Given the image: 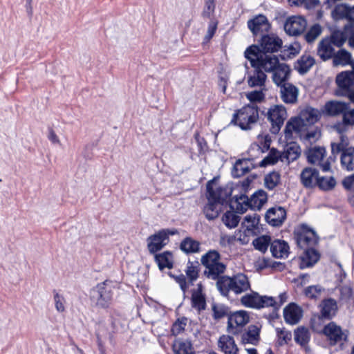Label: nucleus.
<instances>
[{
	"label": "nucleus",
	"mask_w": 354,
	"mask_h": 354,
	"mask_svg": "<svg viewBox=\"0 0 354 354\" xmlns=\"http://www.w3.org/2000/svg\"><path fill=\"white\" fill-rule=\"evenodd\" d=\"M244 54L252 68L261 69L265 73H272V81L276 85H281L288 80L290 68L286 64L281 63L276 55L262 53L259 46L254 45L249 46Z\"/></svg>",
	"instance_id": "f257e3e1"
},
{
	"label": "nucleus",
	"mask_w": 354,
	"mask_h": 354,
	"mask_svg": "<svg viewBox=\"0 0 354 354\" xmlns=\"http://www.w3.org/2000/svg\"><path fill=\"white\" fill-rule=\"evenodd\" d=\"M216 287L223 296H227L230 292L241 295L250 289L251 285L248 277L239 273L232 277L223 276L218 278Z\"/></svg>",
	"instance_id": "f03ea898"
},
{
	"label": "nucleus",
	"mask_w": 354,
	"mask_h": 354,
	"mask_svg": "<svg viewBox=\"0 0 354 354\" xmlns=\"http://www.w3.org/2000/svg\"><path fill=\"white\" fill-rule=\"evenodd\" d=\"M259 120L257 106L247 105L233 114L230 123L239 127L242 130H250Z\"/></svg>",
	"instance_id": "7ed1b4c3"
},
{
	"label": "nucleus",
	"mask_w": 354,
	"mask_h": 354,
	"mask_svg": "<svg viewBox=\"0 0 354 354\" xmlns=\"http://www.w3.org/2000/svg\"><path fill=\"white\" fill-rule=\"evenodd\" d=\"M113 286L111 281H105L98 283L90 292L92 303L100 308H106L111 302Z\"/></svg>",
	"instance_id": "20e7f679"
},
{
	"label": "nucleus",
	"mask_w": 354,
	"mask_h": 354,
	"mask_svg": "<svg viewBox=\"0 0 354 354\" xmlns=\"http://www.w3.org/2000/svg\"><path fill=\"white\" fill-rule=\"evenodd\" d=\"M201 263L205 267V274L212 279L223 273L225 266L220 261V255L216 251H209L201 258Z\"/></svg>",
	"instance_id": "39448f33"
},
{
	"label": "nucleus",
	"mask_w": 354,
	"mask_h": 354,
	"mask_svg": "<svg viewBox=\"0 0 354 354\" xmlns=\"http://www.w3.org/2000/svg\"><path fill=\"white\" fill-rule=\"evenodd\" d=\"M294 239L297 245L301 249L311 248L319 242V237L316 232L304 223L295 229Z\"/></svg>",
	"instance_id": "423d86ee"
},
{
	"label": "nucleus",
	"mask_w": 354,
	"mask_h": 354,
	"mask_svg": "<svg viewBox=\"0 0 354 354\" xmlns=\"http://www.w3.org/2000/svg\"><path fill=\"white\" fill-rule=\"evenodd\" d=\"M266 116L271 124V131L277 133L287 118V111L283 105H272L267 111Z\"/></svg>",
	"instance_id": "0eeeda50"
},
{
	"label": "nucleus",
	"mask_w": 354,
	"mask_h": 354,
	"mask_svg": "<svg viewBox=\"0 0 354 354\" xmlns=\"http://www.w3.org/2000/svg\"><path fill=\"white\" fill-rule=\"evenodd\" d=\"M241 304L247 308H262L271 306L274 303L270 296H261L257 292H251L241 297Z\"/></svg>",
	"instance_id": "6e6552de"
},
{
	"label": "nucleus",
	"mask_w": 354,
	"mask_h": 354,
	"mask_svg": "<svg viewBox=\"0 0 354 354\" xmlns=\"http://www.w3.org/2000/svg\"><path fill=\"white\" fill-rule=\"evenodd\" d=\"M176 233L175 230L164 229L148 237L147 248L150 253L154 254L163 248L169 241V236Z\"/></svg>",
	"instance_id": "1a4fd4ad"
},
{
	"label": "nucleus",
	"mask_w": 354,
	"mask_h": 354,
	"mask_svg": "<svg viewBox=\"0 0 354 354\" xmlns=\"http://www.w3.org/2000/svg\"><path fill=\"white\" fill-rule=\"evenodd\" d=\"M307 27V21L301 15H292L286 18L283 24L285 32L289 36L301 35Z\"/></svg>",
	"instance_id": "9d476101"
},
{
	"label": "nucleus",
	"mask_w": 354,
	"mask_h": 354,
	"mask_svg": "<svg viewBox=\"0 0 354 354\" xmlns=\"http://www.w3.org/2000/svg\"><path fill=\"white\" fill-rule=\"evenodd\" d=\"M207 190L208 201L215 202L221 205L232 194V189L230 187H218L214 181L207 183Z\"/></svg>",
	"instance_id": "9b49d317"
},
{
	"label": "nucleus",
	"mask_w": 354,
	"mask_h": 354,
	"mask_svg": "<svg viewBox=\"0 0 354 354\" xmlns=\"http://www.w3.org/2000/svg\"><path fill=\"white\" fill-rule=\"evenodd\" d=\"M261 230L259 223H241L239 230L235 232L234 239L241 244L245 245L252 237L260 234Z\"/></svg>",
	"instance_id": "f8f14e48"
},
{
	"label": "nucleus",
	"mask_w": 354,
	"mask_h": 354,
	"mask_svg": "<svg viewBox=\"0 0 354 354\" xmlns=\"http://www.w3.org/2000/svg\"><path fill=\"white\" fill-rule=\"evenodd\" d=\"M326 149L324 147H315L306 152L308 161L314 165H319L323 171H328L330 169V162L325 160Z\"/></svg>",
	"instance_id": "ddd939ff"
},
{
	"label": "nucleus",
	"mask_w": 354,
	"mask_h": 354,
	"mask_svg": "<svg viewBox=\"0 0 354 354\" xmlns=\"http://www.w3.org/2000/svg\"><path fill=\"white\" fill-rule=\"evenodd\" d=\"M249 322L248 312L243 310L234 312L228 316L227 330L232 333H237Z\"/></svg>",
	"instance_id": "4468645a"
},
{
	"label": "nucleus",
	"mask_w": 354,
	"mask_h": 354,
	"mask_svg": "<svg viewBox=\"0 0 354 354\" xmlns=\"http://www.w3.org/2000/svg\"><path fill=\"white\" fill-rule=\"evenodd\" d=\"M323 333L327 337L330 344H335L346 339L347 334L335 322H330L323 329Z\"/></svg>",
	"instance_id": "2eb2a0df"
},
{
	"label": "nucleus",
	"mask_w": 354,
	"mask_h": 354,
	"mask_svg": "<svg viewBox=\"0 0 354 354\" xmlns=\"http://www.w3.org/2000/svg\"><path fill=\"white\" fill-rule=\"evenodd\" d=\"M282 39L274 34L263 35L260 41L259 50L262 53L277 52L282 47Z\"/></svg>",
	"instance_id": "dca6fc26"
},
{
	"label": "nucleus",
	"mask_w": 354,
	"mask_h": 354,
	"mask_svg": "<svg viewBox=\"0 0 354 354\" xmlns=\"http://www.w3.org/2000/svg\"><path fill=\"white\" fill-rule=\"evenodd\" d=\"M186 274L189 278V281H186V278L183 274H180L178 276H174L169 274V275L174 278L176 281L179 284L180 289L185 293L187 290L189 284L192 283V282L198 278V272L196 266H194L192 263H189L186 270Z\"/></svg>",
	"instance_id": "f3484780"
},
{
	"label": "nucleus",
	"mask_w": 354,
	"mask_h": 354,
	"mask_svg": "<svg viewBox=\"0 0 354 354\" xmlns=\"http://www.w3.org/2000/svg\"><path fill=\"white\" fill-rule=\"evenodd\" d=\"M248 27L254 35L267 32L270 28V24L266 16L259 15L248 20Z\"/></svg>",
	"instance_id": "a211bd4d"
},
{
	"label": "nucleus",
	"mask_w": 354,
	"mask_h": 354,
	"mask_svg": "<svg viewBox=\"0 0 354 354\" xmlns=\"http://www.w3.org/2000/svg\"><path fill=\"white\" fill-rule=\"evenodd\" d=\"M285 322L290 325L297 324L303 317L302 308L295 303H290L283 309Z\"/></svg>",
	"instance_id": "6ab92c4d"
},
{
	"label": "nucleus",
	"mask_w": 354,
	"mask_h": 354,
	"mask_svg": "<svg viewBox=\"0 0 354 354\" xmlns=\"http://www.w3.org/2000/svg\"><path fill=\"white\" fill-rule=\"evenodd\" d=\"M308 125L298 115L291 118L286 123L285 128L286 138L290 139L293 132L296 133H301L306 131Z\"/></svg>",
	"instance_id": "aec40b11"
},
{
	"label": "nucleus",
	"mask_w": 354,
	"mask_h": 354,
	"mask_svg": "<svg viewBox=\"0 0 354 354\" xmlns=\"http://www.w3.org/2000/svg\"><path fill=\"white\" fill-rule=\"evenodd\" d=\"M271 140L268 134H259L255 142L251 145L249 149L250 156H256L268 151L270 148Z\"/></svg>",
	"instance_id": "412c9836"
},
{
	"label": "nucleus",
	"mask_w": 354,
	"mask_h": 354,
	"mask_svg": "<svg viewBox=\"0 0 354 354\" xmlns=\"http://www.w3.org/2000/svg\"><path fill=\"white\" fill-rule=\"evenodd\" d=\"M218 348L224 354H239V348L233 337L229 335H221L217 343Z\"/></svg>",
	"instance_id": "4be33fe9"
},
{
	"label": "nucleus",
	"mask_w": 354,
	"mask_h": 354,
	"mask_svg": "<svg viewBox=\"0 0 354 354\" xmlns=\"http://www.w3.org/2000/svg\"><path fill=\"white\" fill-rule=\"evenodd\" d=\"M278 86H281V98L283 102L293 104L297 102L299 90L295 86L290 83H285V82Z\"/></svg>",
	"instance_id": "5701e85b"
},
{
	"label": "nucleus",
	"mask_w": 354,
	"mask_h": 354,
	"mask_svg": "<svg viewBox=\"0 0 354 354\" xmlns=\"http://www.w3.org/2000/svg\"><path fill=\"white\" fill-rule=\"evenodd\" d=\"M192 306L198 311L205 310L206 308L205 295L203 292V286L201 283L192 292Z\"/></svg>",
	"instance_id": "b1692460"
},
{
	"label": "nucleus",
	"mask_w": 354,
	"mask_h": 354,
	"mask_svg": "<svg viewBox=\"0 0 354 354\" xmlns=\"http://www.w3.org/2000/svg\"><path fill=\"white\" fill-rule=\"evenodd\" d=\"M319 172L317 169L311 167H306L300 174V179L302 185L306 188L315 187L317 183Z\"/></svg>",
	"instance_id": "393cba45"
},
{
	"label": "nucleus",
	"mask_w": 354,
	"mask_h": 354,
	"mask_svg": "<svg viewBox=\"0 0 354 354\" xmlns=\"http://www.w3.org/2000/svg\"><path fill=\"white\" fill-rule=\"evenodd\" d=\"M353 26L354 23L351 24L350 26H345L344 31H335L331 35L330 37L328 39L331 41V43L334 46L340 47L345 43L347 39L349 41Z\"/></svg>",
	"instance_id": "a878e982"
},
{
	"label": "nucleus",
	"mask_w": 354,
	"mask_h": 354,
	"mask_svg": "<svg viewBox=\"0 0 354 354\" xmlns=\"http://www.w3.org/2000/svg\"><path fill=\"white\" fill-rule=\"evenodd\" d=\"M315 64V58L308 53H304L295 63L294 68L299 74H305Z\"/></svg>",
	"instance_id": "bb28decb"
},
{
	"label": "nucleus",
	"mask_w": 354,
	"mask_h": 354,
	"mask_svg": "<svg viewBox=\"0 0 354 354\" xmlns=\"http://www.w3.org/2000/svg\"><path fill=\"white\" fill-rule=\"evenodd\" d=\"M331 41L328 38L323 39L318 44L317 55L323 61L333 58L335 54V48Z\"/></svg>",
	"instance_id": "cd10ccee"
},
{
	"label": "nucleus",
	"mask_w": 354,
	"mask_h": 354,
	"mask_svg": "<svg viewBox=\"0 0 354 354\" xmlns=\"http://www.w3.org/2000/svg\"><path fill=\"white\" fill-rule=\"evenodd\" d=\"M319 257L320 254L318 251L313 248H307L300 258V268L304 269L313 266L319 261Z\"/></svg>",
	"instance_id": "c85d7f7f"
},
{
	"label": "nucleus",
	"mask_w": 354,
	"mask_h": 354,
	"mask_svg": "<svg viewBox=\"0 0 354 354\" xmlns=\"http://www.w3.org/2000/svg\"><path fill=\"white\" fill-rule=\"evenodd\" d=\"M267 80L266 74L257 68L250 72L248 76V84L250 87H261L265 85Z\"/></svg>",
	"instance_id": "c756f323"
},
{
	"label": "nucleus",
	"mask_w": 354,
	"mask_h": 354,
	"mask_svg": "<svg viewBox=\"0 0 354 354\" xmlns=\"http://www.w3.org/2000/svg\"><path fill=\"white\" fill-rule=\"evenodd\" d=\"M337 86L343 89L346 93L351 90V86L354 83V71H345L339 73L336 77Z\"/></svg>",
	"instance_id": "7c9ffc66"
},
{
	"label": "nucleus",
	"mask_w": 354,
	"mask_h": 354,
	"mask_svg": "<svg viewBox=\"0 0 354 354\" xmlns=\"http://www.w3.org/2000/svg\"><path fill=\"white\" fill-rule=\"evenodd\" d=\"M348 104V103L340 101H329L325 104L323 112L330 116L342 115L347 109Z\"/></svg>",
	"instance_id": "2f4dec72"
},
{
	"label": "nucleus",
	"mask_w": 354,
	"mask_h": 354,
	"mask_svg": "<svg viewBox=\"0 0 354 354\" xmlns=\"http://www.w3.org/2000/svg\"><path fill=\"white\" fill-rule=\"evenodd\" d=\"M321 112L316 109L308 106L302 109L299 116L306 122L308 126L316 123L321 118Z\"/></svg>",
	"instance_id": "473e14b6"
},
{
	"label": "nucleus",
	"mask_w": 354,
	"mask_h": 354,
	"mask_svg": "<svg viewBox=\"0 0 354 354\" xmlns=\"http://www.w3.org/2000/svg\"><path fill=\"white\" fill-rule=\"evenodd\" d=\"M272 255L276 258H286L289 253V246L284 241H274L270 247Z\"/></svg>",
	"instance_id": "72a5a7b5"
},
{
	"label": "nucleus",
	"mask_w": 354,
	"mask_h": 354,
	"mask_svg": "<svg viewBox=\"0 0 354 354\" xmlns=\"http://www.w3.org/2000/svg\"><path fill=\"white\" fill-rule=\"evenodd\" d=\"M320 306L322 317L328 319L334 317L337 310V302L333 299L324 300Z\"/></svg>",
	"instance_id": "f704fd0d"
},
{
	"label": "nucleus",
	"mask_w": 354,
	"mask_h": 354,
	"mask_svg": "<svg viewBox=\"0 0 354 354\" xmlns=\"http://www.w3.org/2000/svg\"><path fill=\"white\" fill-rule=\"evenodd\" d=\"M267 194L263 190H258L248 198L250 208L254 210L260 209L267 201Z\"/></svg>",
	"instance_id": "c9c22d12"
},
{
	"label": "nucleus",
	"mask_w": 354,
	"mask_h": 354,
	"mask_svg": "<svg viewBox=\"0 0 354 354\" xmlns=\"http://www.w3.org/2000/svg\"><path fill=\"white\" fill-rule=\"evenodd\" d=\"M301 150L299 145L296 142H290L286 145V149L282 153L283 161L288 162L296 160L301 155Z\"/></svg>",
	"instance_id": "e433bc0d"
},
{
	"label": "nucleus",
	"mask_w": 354,
	"mask_h": 354,
	"mask_svg": "<svg viewBox=\"0 0 354 354\" xmlns=\"http://www.w3.org/2000/svg\"><path fill=\"white\" fill-rule=\"evenodd\" d=\"M286 218V211L281 206L268 209L265 214L266 221H283Z\"/></svg>",
	"instance_id": "4c0bfd02"
},
{
	"label": "nucleus",
	"mask_w": 354,
	"mask_h": 354,
	"mask_svg": "<svg viewBox=\"0 0 354 354\" xmlns=\"http://www.w3.org/2000/svg\"><path fill=\"white\" fill-rule=\"evenodd\" d=\"M346 126H354V109H350L349 104L346 111L342 113V124H338L336 126V129L342 134L345 131Z\"/></svg>",
	"instance_id": "58836bf2"
},
{
	"label": "nucleus",
	"mask_w": 354,
	"mask_h": 354,
	"mask_svg": "<svg viewBox=\"0 0 354 354\" xmlns=\"http://www.w3.org/2000/svg\"><path fill=\"white\" fill-rule=\"evenodd\" d=\"M336 184V180L333 175H319L316 187L322 191L328 192L333 190Z\"/></svg>",
	"instance_id": "ea45409f"
},
{
	"label": "nucleus",
	"mask_w": 354,
	"mask_h": 354,
	"mask_svg": "<svg viewBox=\"0 0 354 354\" xmlns=\"http://www.w3.org/2000/svg\"><path fill=\"white\" fill-rule=\"evenodd\" d=\"M172 348L175 354H194L192 344L188 340H175L172 344Z\"/></svg>",
	"instance_id": "a19ab883"
},
{
	"label": "nucleus",
	"mask_w": 354,
	"mask_h": 354,
	"mask_svg": "<svg viewBox=\"0 0 354 354\" xmlns=\"http://www.w3.org/2000/svg\"><path fill=\"white\" fill-rule=\"evenodd\" d=\"M155 260L160 270L164 268L171 269L174 264L173 255L169 252H164L162 253L156 254Z\"/></svg>",
	"instance_id": "79ce46f5"
},
{
	"label": "nucleus",
	"mask_w": 354,
	"mask_h": 354,
	"mask_svg": "<svg viewBox=\"0 0 354 354\" xmlns=\"http://www.w3.org/2000/svg\"><path fill=\"white\" fill-rule=\"evenodd\" d=\"M341 165L342 168L347 171H353L354 169V147L346 149L341 154Z\"/></svg>",
	"instance_id": "37998d69"
},
{
	"label": "nucleus",
	"mask_w": 354,
	"mask_h": 354,
	"mask_svg": "<svg viewBox=\"0 0 354 354\" xmlns=\"http://www.w3.org/2000/svg\"><path fill=\"white\" fill-rule=\"evenodd\" d=\"M333 63L334 66H346L348 64L353 66V64L351 61V55L344 49H341L336 53H335L333 57Z\"/></svg>",
	"instance_id": "c03bdc74"
},
{
	"label": "nucleus",
	"mask_w": 354,
	"mask_h": 354,
	"mask_svg": "<svg viewBox=\"0 0 354 354\" xmlns=\"http://www.w3.org/2000/svg\"><path fill=\"white\" fill-rule=\"evenodd\" d=\"M294 339L300 346L306 347L310 339L308 329L305 327H298L295 330Z\"/></svg>",
	"instance_id": "a18cd8bd"
},
{
	"label": "nucleus",
	"mask_w": 354,
	"mask_h": 354,
	"mask_svg": "<svg viewBox=\"0 0 354 354\" xmlns=\"http://www.w3.org/2000/svg\"><path fill=\"white\" fill-rule=\"evenodd\" d=\"M301 50V46L299 42L285 45L281 50V57L283 59H292L297 55Z\"/></svg>",
	"instance_id": "49530a36"
},
{
	"label": "nucleus",
	"mask_w": 354,
	"mask_h": 354,
	"mask_svg": "<svg viewBox=\"0 0 354 354\" xmlns=\"http://www.w3.org/2000/svg\"><path fill=\"white\" fill-rule=\"evenodd\" d=\"M282 153L276 150L271 149L268 154L261 161L259 165L261 167H266L267 165H272L277 163L279 160L283 161Z\"/></svg>",
	"instance_id": "de8ad7c7"
},
{
	"label": "nucleus",
	"mask_w": 354,
	"mask_h": 354,
	"mask_svg": "<svg viewBox=\"0 0 354 354\" xmlns=\"http://www.w3.org/2000/svg\"><path fill=\"white\" fill-rule=\"evenodd\" d=\"M281 181V175L278 171H271L267 174L264 177L265 187L270 189H274Z\"/></svg>",
	"instance_id": "09e8293b"
},
{
	"label": "nucleus",
	"mask_w": 354,
	"mask_h": 354,
	"mask_svg": "<svg viewBox=\"0 0 354 354\" xmlns=\"http://www.w3.org/2000/svg\"><path fill=\"white\" fill-rule=\"evenodd\" d=\"M232 209H235L236 213L243 214L250 208L248 198L245 195H241L236 198L230 205Z\"/></svg>",
	"instance_id": "8fccbe9b"
},
{
	"label": "nucleus",
	"mask_w": 354,
	"mask_h": 354,
	"mask_svg": "<svg viewBox=\"0 0 354 354\" xmlns=\"http://www.w3.org/2000/svg\"><path fill=\"white\" fill-rule=\"evenodd\" d=\"M249 165L250 161L248 160H236L234 165L233 175L239 177L248 173L250 169Z\"/></svg>",
	"instance_id": "3c124183"
},
{
	"label": "nucleus",
	"mask_w": 354,
	"mask_h": 354,
	"mask_svg": "<svg viewBox=\"0 0 354 354\" xmlns=\"http://www.w3.org/2000/svg\"><path fill=\"white\" fill-rule=\"evenodd\" d=\"M349 142L346 136L344 135L340 136V140L338 142L331 143V151L333 154L335 155L339 153H343L351 147L348 146Z\"/></svg>",
	"instance_id": "603ef678"
},
{
	"label": "nucleus",
	"mask_w": 354,
	"mask_h": 354,
	"mask_svg": "<svg viewBox=\"0 0 354 354\" xmlns=\"http://www.w3.org/2000/svg\"><path fill=\"white\" fill-rule=\"evenodd\" d=\"M221 205L215 202L209 201L204 208V213L208 220L215 219L221 210Z\"/></svg>",
	"instance_id": "864d4df0"
},
{
	"label": "nucleus",
	"mask_w": 354,
	"mask_h": 354,
	"mask_svg": "<svg viewBox=\"0 0 354 354\" xmlns=\"http://www.w3.org/2000/svg\"><path fill=\"white\" fill-rule=\"evenodd\" d=\"M180 248L187 253L196 252L199 249V243L190 238H187L181 243Z\"/></svg>",
	"instance_id": "5fc2aeb1"
},
{
	"label": "nucleus",
	"mask_w": 354,
	"mask_h": 354,
	"mask_svg": "<svg viewBox=\"0 0 354 354\" xmlns=\"http://www.w3.org/2000/svg\"><path fill=\"white\" fill-rule=\"evenodd\" d=\"M259 336V327L254 325H252L249 326L248 332L244 335L243 339L251 344H254L258 341Z\"/></svg>",
	"instance_id": "6e6d98bb"
},
{
	"label": "nucleus",
	"mask_w": 354,
	"mask_h": 354,
	"mask_svg": "<svg viewBox=\"0 0 354 354\" xmlns=\"http://www.w3.org/2000/svg\"><path fill=\"white\" fill-rule=\"evenodd\" d=\"M322 29L320 25L315 24L310 28L305 35V39L307 42H313L322 33Z\"/></svg>",
	"instance_id": "4d7b16f0"
},
{
	"label": "nucleus",
	"mask_w": 354,
	"mask_h": 354,
	"mask_svg": "<svg viewBox=\"0 0 354 354\" xmlns=\"http://www.w3.org/2000/svg\"><path fill=\"white\" fill-rule=\"evenodd\" d=\"M187 318L185 317L178 318L172 326V334L176 336L183 333L185 329V327L187 326Z\"/></svg>",
	"instance_id": "13d9d810"
},
{
	"label": "nucleus",
	"mask_w": 354,
	"mask_h": 354,
	"mask_svg": "<svg viewBox=\"0 0 354 354\" xmlns=\"http://www.w3.org/2000/svg\"><path fill=\"white\" fill-rule=\"evenodd\" d=\"M349 6L346 4H337L332 11V17L334 19L338 20L347 18V12Z\"/></svg>",
	"instance_id": "bf43d9fd"
},
{
	"label": "nucleus",
	"mask_w": 354,
	"mask_h": 354,
	"mask_svg": "<svg viewBox=\"0 0 354 354\" xmlns=\"http://www.w3.org/2000/svg\"><path fill=\"white\" fill-rule=\"evenodd\" d=\"M270 241V239L269 236H261L255 239L252 243L255 249L261 252H265L268 248Z\"/></svg>",
	"instance_id": "052dcab7"
},
{
	"label": "nucleus",
	"mask_w": 354,
	"mask_h": 354,
	"mask_svg": "<svg viewBox=\"0 0 354 354\" xmlns=\"http://www.w3.org/2000/svg\"><path fill=\"white\" fill-rule=\"evenodd\" d=\"M218 27V21L216 19H212L207 26L206 34L203 38V44L208 43L214 37Z\"/></svg>",
	"instance_id": "680f3d73"
},
{
	"label": "nucleus",
	"mask_w": 354,
	"mask_h": 354,
	"mask_svg": "<svg viewBox=\"0 0 354 354\" xmlns=\"http://www.w3.org/2000/svg\"><path fill=\"white\" fill-rule=\"evenodd\" d=\"M278 344L280 346L288 344L292 339V334L290 331L284 329H277Z\"/></svg>",
	"instance_id": "e2e57ef3"
},
{
	"label": "nucleus",
	"mask_w": 354,
	"mask_h": 354,
	"mask_svg": "<svg viewBox=\"0 0 354 354\" xmlns=\"http://www.w3.org/2000/svg\"><path fill=\"white\" fill-rule=\"evenodd\" d=\"M322 291V288L319 286H310L306 288L305 295L309 298H317Z\"/></svg>",
	"instance_id": "0e129e2a"
},
{
	"label": "nucleus",
	"mask_w": 354,
	"mask_h": 354,
	"mask_svg": "<svg viewBox=\"0 0 354 354\" xmlns=\"http://www.w3.org/2000/svg\"><path fill=\"white\" fill-rule=\"evenodd\" d=\"M246 97L252 102H260L264 99L265 95L262 91H254L246 93Z\"/></svg>",
	"instance_id": "69168bd1"
},
{
	"label": "nucleus",
	"mask_w": 354,
	"mask_h": 354,
	"mask_svg": "<svg viewBox=\"0 0 354 354\" xmlns=\"http://www.w3.org/2000/svg\"><path fill=\"white\" fill-rule=\"evenodd\" d=\"M54 301L56 310L59 313H63L65 310L64 297L57 293L54 296Z\"/></svg>",
	"instance_id": "338daca9"
},
{
	"label": "nucleus",
	"mask_w": 354,
	"mask_h": 354,
	"mask_svg": "<svg viewBox=\"0 0 354 354\" xmlns=\"http://www.w3.org/2000/svg\"><path fill=\"white\" fill-rule=\"evenodd\" d=\"M215 10V2L205 1V7L203 11V16L210 17Z\"/></svg>",
	"instance_id": "774afa93"
}]
</instances>
